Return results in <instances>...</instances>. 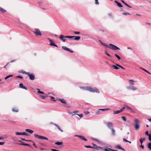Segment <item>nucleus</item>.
Listing matches in <instances>:
<instances>
[{
  "label": "nucleus",
  "mask_w": 151,
  "mask_h": 151,
  "mask_svg": "<svg viewBox=\"0 0 151 151\" xmlns=\"http://www.w3.org/2000/svg\"><path fill=\"white\" fill-rule=\"evenodd\" d=\"M80 88L84 90L92 92H96L97 93H99V90L96 87L92 88L91 87H82Z\"/></svg>",
  "instance_id": "nucleus-1"
},
{
  "label": "nucleus",
  "mask_w": 151,
  "mask_h": 151,
  "mask_svg": "<svg viewBox=\"0 0 151 151\" xmlns=\"http://www.w3.org/2000/svg\"><path fill=\"white\" fill-rule=\"evenodd\" d=\"M108 48L109 49L114 50L120 49L119 47H118L114 45L111 43L109 45Z\"/></svg>",
  "instance_id": "nucleus-2"
},
{
  "label": "nucleus",
  "mask_w": 151,
  "mask_h": 151,
  "mask_svg": "<svg viewBox=\"0 0 151 151\" xmlns=\"http://www.w3.org/2000/svg\"><path fill=\"white\" fill-rule=\"evenodd\" d=\"M135 124H134V127L137 130L139 128V124L140 121L137 119H135Z\"/></svg>",
  "instance_id": "nucleus-3"
},
{
  "label": "nucleus",
  "mask_w": 151,
  "mask_h": 151,
  "mask_svg": "<svg viewBox=\"0 0 151 151\" xmlns=\"http://www.w3.org/2000/svg\"><path fill=\"white\" fill-rule=\"evenodd\" d=\"M33 32L37 36H41L42 35L39 29L36 28L35 29Z\"/></svg>",
  "instance_id": "nucleus-4"
},
{
  "label": "nucleus",
  "mask_w": 151,
  "mask_h": 151,
  "mask_svg": "<svg viewBox=\"0 0 151 151\" xmlns=\"http://www.w3.org/2000/svg\"><path fill=\"white\" fill-rule=\"evenodd\" d=\"M34 137L36 138H38L39 139H45L46 140H48V139L45 137L42 136H40L38 135L37 134H35L34 135Z\"/></svg>",
  "instance_id": "nucleus-5"
},
{
  "label": "nucleus",
  "mask_w": 151,
  "mask_h": 151,
  "mask_svg": "<svg viewBox=\"0 0 151 151\" xmlns=\"http://www.w3.org/2000/svg\"><path fill=\"white\" fill-rule=\"evenodd\" d=\"M27 75L29 77V78L31 80H34L35 79V75L33 73L30 74L29 72L27 73Z\"/></svg>",
  "instance_id": "nucleus-6"
},
{
  "label": "nucleus",
  "mask_w": 151,
  "mask_h": 151,
  "mask_svg": "<svg viewBox=\"0 0 151 151\" xmlns=\"http://www.w3.org/2000/svg\"><path fill=\"white\" fill-rule=\"evenodd\" d=\"M18 142H20L21 143H16V144H18V145H26V146H29V147H31L30 145L29 144H28L23 143H22L23 142L21 141V140H19L18 141Z\"/></svg>",
  "instance_id": "nucleus-7"
},
{
  "label": "nucleus",
  "mask_w": 151,
  "mask_h": 151,
  "mask_svg": "<svg viewBox=\"0 0 151 151\" xmlns=\"http://www.w3.org/2000/svg\"><path fill=\"white\" fill-rule=\"evenodd\" d=\"M62 48L63 49L65 50L69 51L72 53L73 52V50H70L69 48H68L65 46L62 47Z\"/></svg>",
  "instance_id": "nucleus-8"
},
{
  "label": "nucleus",
  "mask_w": 151,
  "mask_h": 151,
  "mask_svg": "<svg viewBox=\"0 0 151 151\" xmlns=\"http://www.w3.org/2000/svg\"><path fill=\"white\" fill-rule=\"evenodd\" d=\"M92 144L94 147L93 148H94L97 150H99L102 149V147H98L96 145L94 144L93 143H92Z\"/></svg>",
  "instance_id": "nucleus-9"
},
{
  "label": "nucleus",
  "mask_w": 151,
  "mask_h": 151,
  "mask_svg": "<svg viewBox=\"0 0 151 151\" xmlns=\"http://www.w3.org/2000/svg\"><path fill=\"white\" fill-rule=\"evenodd\" d=\"M66 38L65 36H64L62 35H60L59 37V38L63 40V42H65L66 40L65 39Z\"/></svg>",
  "instance_id": "nucleus-10"
},
{
  "label": "nucleus",
  "mask_w": 151,
  "mask_h": 151,
  "mask_svg": "<svg viewBox=\"0 0 151 151\" xmlns=\"http://www.w3.org/2000/svg\"><path fill=\"white\" fill-rule=\"evenodd\" d=\"M19 86L20 88H23L26 90H27V88L26 87L23 86V84L22 83H20L19 84Z\"/></svg>",
  "instance_id": "nucleus-11"
},
{
  "label": "nucleus",
  "mask_w": 151,
  "mask_h": 151,
  "mask_svg": "<svg viewBox=\"0 0 151 151\" xmlns=\"http://www.w3.org/2000/svg\"><path fill=\"white\" fill-rule=\"evenodd\" d=\"M107 125L109 128H111L113 127L112 123L111 122H108L107 123Z\"/></svg>",
  "instance_id": "nucleus-12"
},
{
  "label": "nucleus",
  "mask_w": 151,
  "mask_h": 151,
  "mask_svg": "<svg viewBox=\"0 0 151 151\" xmlns=\"http://www.w3.org/2000/svg\"><path fill=\"white\" fill-rule=\"evenodd\" d=\"M115 147L118 149L122 150L123 151H125V150L123 148H122L120 145H117L115 146Z\"/></svg>",
  "instance_id": "nucleus-13"
},
{
  "label": "nucleus",
  "mask_w": 151,
  "mask_h": 151,
  "mask_svg": "<svg viewBox=\"0 0 151 151\" xmlns=\"http://www.w3.org/2000/svg\"><path fill=\"white\" fill-rule=\"evenodd\" d=\"M50 45L52 46H55L57 47H58V46L55 44L54 42L52 40H50Z\"/></svg>",
  "instance_id": "nucleus-14"
},
{
  "label": "nucleus",
  "mask_w": 151,
  "mask_h": 151,
  "mask_svg": "<svg viewBox=\"0 0 151 151\" xmlns=\"http://www.w3.org/2000/svg\"><path fill=\"white\" fill-rule=\"evenodd\" d=\"M75 136L78 137H79L81 139L85 141H87V139H85L83 136L77 135H76Z\"/></svg>",
  "instance_id": "nucleus-15"
},
{
  "label": "nucleus",
  "mask_w": 151,
  "mask_h": 151,
  "mask_svg": "<svg viewBox=\"0 0 151 151\" xmlns=\"http://www.w3.org/2000/svg\"><path fill=\"white\" fill-rule=\"evenodd\" d=\"M111 134L113 136H114L115 135V131L113 127H112L111 128Z\"/></svg>",
  "instance_id": "nucleus-16"
},
{
  "label": "nucleus",
  "mask_w": 151,
  "mask_h": 151,
  "mask_svg": "<svg viewBox=\"0 0 151 151\" xmlns=\"http://www.w3.org/2000/svg\"><path fill=\"white\" fill-rule=\"evenodd\" d=\"M25 131L26 132H28L30 134H32L34 132L33 130L29 129H26Z\"/></svg>",
  "instance_id": "nucleus-17"
},
{
  "label": "nucleus",
  "mask_w": 151,
  "mask_h": 151,
  "mask_svg": "<svg viewBox=\"0 0 151 151\" xmlns=\"http://www.w3.org/2000/svg\"><path fill=\"white\" fill-rule=\"evenodd\" d=\"M128 89H130L132 90H135L137 89L136 88L133 86H130L129 87H128Z\"/></svg>",
  "instance_id": "nucleus-18"
},
{
  "label": "nucleus",
  "mask_w": 151,
  "mask_h": 151,
  "mask_svg": "<svg viewBox=\"0 0 151 151\" xmlns=\"http://www.w3.org/2000/svg\"><path fill=\"white\" fill-rule=\"evenodd\" d=\"M134 81L133 80H130L129 81V84L130 85L133 86L134 85Z\"/></svg>",
  "instance_id": "nucleus-19"
},
{
  "label": "nucleus",
  "mask_w": 151,
  "mask_h": 151,
  "mask_svg": "<svg viewBox=\"0 0 151 151\" xmlns=\"http://www.w3.org/2000/svg\"><path fill=\"white\" fill-rule=\"evenodd\" d=\"M6 10L0 7V12L2 13H4L6 12Z\"/></svg>",
  "instance_id": "nucleus-20"
},
{
  "label": "nucleus",
  "mask_w": 151,
  "mask_h": 151,
  "mask_svg": "<svg viewBox=\"0 0 151 151\" xmlns=\"http://www.w3.org/2000/svg\"><path fill=\"white\" fill-rule=\"evenodd\" d=\"M114 2L116 3L117 5L119 7H122V5L121 4V3L116 1H115Z\"/></svg>",
  "instance_id": "nucleus-21"
},
{
  "label": "nucleus",
  "mask_w": 151,
  "mask_h": 151,
  "mask_svg": "<svg viewBox=\"0 0 151 151\" xmlns=\"http://www.w3.org/2000/svg\"><path fill=\"white\" fill-rule=\"evenodd\" d=\"M58 100L63 104H65L66 103L65 101L63 99H59Z\"/></svg>",
  "instance_id": "nucleus-22"
},
{
  "label": "nucleus",
  "mask_w": 151,
  "mask_h": 151,
  "mask_svg": "<svg viewBox=\"0 0 151 151\" xmlns=\"http://www.w3.org/2000/svg\"><path fill=\"white\" fill-rule=\"evenodd\" d=\"M145 140V138H141L139 139V142L141 143V145H142L143 142Z\"/></svg>",
  "instance_id": "nucleus-23"
},
{
  "label": "nucleus",
  "mask_w": 151,
  "mask_h": 151,
  "mask_svg": "<svg viewBox=\"0 0 151 151\" xmlns=\"http://www.w3.org/2000/svg\"><path fill=\"white\" fill-rule=\"evenodd\" d=\"M75 37V38L74 39V40H79L81 39V37L80 36H74L73 38Z\"/></svg>",
  "instance_id": "nucleus-24"
},
{
  "label": "nucleus",
  "mask_w": 151,
  "mask_h": 151,
  "mask_svg": "<svg viewBox=\"0 0 151 151\" xmlns=\"http://www.w3.org/2000/svg\"><path fill=\"white\" fill-rule=\"evenodd\" d=\"M121 112V111H120V110L114 111L113 112V114H119Z\"/></svg>",
  "instance_id": "nucleus-25"
},
{
  "label": "nucleus",
  "mask_w": 151,
  "mask_h": 151,
  "mask_svg": "<svg viewBox=\"0 0 151 151\" xmlns=\"http://www.w3.org/2000/svg\"><path fill=\"white\" fill-rule=\"evenodd\" d=\"M126 106V107L127 109L130 110L131 111L134 112L132 108H131L130 107H129L127 106Z\"/></svg>",
  "instance_id": "nucleus-26"
},
{
  "label": "nucleus",
  "mask_w": 151,
  "mask_h": 151,
  "mask_svg": "<svg viewBox=\"0 0 151 151\" xmlns=\"http://www.w3.org/2000/svg\"><path fill=\"white\" fill-rule=\"evenodd\" d=\"M104 150L105 151H112V149L107 147L104 149Z\"/></svg>",
  "instance_id": "nucleus-27"
},
{
  "label": "nucleus",
  "mask_w": 151,
  "mask_h": 151,
  "mask_svg": "<svg viewBox=\"0 0 151 151\" xmlns=\"http://www.w3.org/2000/svg\"><path fill=\"white\" fill-rule=\"evenodd\" d=\"M111 66V67H113L115 69L117 70L119 68L118 67V66H116V65H113Z\"/></svg>",
  "instance_id": "nucleus-28"
},
{
  "label": "nucleus",
  "mask_w": 151,
  "mask_h": 151,
  "mask_svg": "<svg viewBox=\"0 0 151 151\" xmlns=\"http://www.w3.org/2000/svg\"><path fill=\"white\" fill-rule=\"evenodd\" d=\"M63 142H57L55 143V144L58 145H60L63 144Z\"/></svg>",
  "instance_id": "nucleus-29"
},
{
  "label": "nucleus",
  "mask_w": 151,
  "mask_h": 151,
  "mask_svg": "<svg viewBox=\"0 0 151 151\" xmlns=\"http://www.w3.org/2000/svg\"><path fill=\"white\" fill-rule=\"evenodd\" d=\"M140 68L141 69H142V70H143L145 72H147L150 75H151V74L150 72H149L147 70H146L145 69H144L142 68Z\"/></svg>",
  "instance_id": "nucleus-30"
},
{
  "label": "nucleus",
  "mask_w": 151,
  "mask_h": 151,
  "mask_svg": "<svg viewBox=\"0 0 151 151\" xmlns=\"http://www.w3.org/2000/svg\"><path fill=\"white\" fill-rule=\"evenodd\" d=\"M13 76V75H8L5 77V80H6L8 78H9L10 77H12Z\"/></svg>",
  "instance_id": "nucleus-31"
},
{
  "label": "nucleus",
  "mask_w": 151,
  "mask_h": 151,
  "mask_svg": "<svg viewBox=\"0 0 151 151\" xmlns=\"http://www.w3.org/2000/svg\"><path fill=\"white\" fill-rule=\"evenodd\" d=\"M147 147L150 150H151V142L148 143L147 145Z\"/></svg>",
  "instance_id": "nucleus-32"
},
{
  "label": "nucleus",
  "mask_w": 151,
  "mask_h": 151,
  "mask_svg": "<svg viewBox=\"0 0 151 151\" xmlns=\"http://www.w3.org/2000/svg\"><path fill=\"white\" fill-rule=\"evenodd\" d=\"M15 134L17 135H22V132H16Z\"/></svg>",
  "instance_id": "nucleus-33"
},
{
  "label": "nucleus",
  "mask_w": 151,
  "mask_h": 151,
  "mask_svg": "<svg viewBox=\"0 0 151 151\" xmlns=\"http://www.w3.org/2000/svg\"><path fill=\"white\" fill-rule=\"evenodd\" d=\"M19 72L23 74H25L26 75H27V73H28V72H26L25 71H24L23 70L20 71Z\"/></svg>",
  "instance_id": "nucleus-34"
},
{
  "label": "nucleus",
  "mask_w": 151,
  "mask_h": 151,
  "mask_svg": "<svg viewBox=\"0 0 151 151\" xmlns=\"http://www.w3.org/2000/svg\"><path fill=\"white\" fill-rule=\"evenodd\" d=\"M114 55L118 58V59L119 60L121 59L120 57L117 54H114Z\"/></svg>",
  "instance_id": "nucleus-35"
},
{
  "label": "nucleus",
  "mask_w": 151,
  "mask_h": 151,
  "mask_svg": "<svg viewBox=\"0 0 151 151\" xmlns=\"http://www.w3.org/2000/svg\"><path fill=\"white\" fill-rule=\"evenodd\" d=\"M115 65H116V66H118V67H119L123 69H125L121 65H119L117 64L116 63Z\"/></svg>",
  "instance_id": "nucleus-36"
},
{
  "label": "nucleus",
  "mask_w": 151,
  "mask_h": 151,
  "mask_svg": "<svg viewBox=\"0 0 151 151\" xmlns=\"http://www.w3.org/2000/svg\"><path fill=\"white\" fill-rule=\"evenodd\" d=\"M37 90H38V92L39 93H41V94L44 93V92L42 91H40V90L39 89H37Z\"/></svg>",
  "instance_id": "nucleus-37"
},
{
  "label": "nucleus",
  "mask_w": 151,
  "mask_h": 151,
  "mask_svg": "<svg viewBox=\"0 0 151 151\" xmlns=\"http://www.w3.org/2000/svg\"><path fill=\"white\" fill-rule=\"evenodd\" d=\"M84 147H85L87 148H93V147L90 146H87V145H84Z\"/></svg>",
  "instance_id": "nucleus-38"
},
{
  "label": "nucleus",
  "mask_w": 151,
  "mask_h": 151,
  "mask_svg": "<svg viewBox=\"0 0 151 151\" xmlns=\"http://www.w3.org/2000/svg\"><path fill=\"white\" fill-rule=\"evenodd\" d=\"M122 14L125 15H130V14L128 12H125V13H122Z\"/></svg>",
  "instance_id": "nucleus-39"
},
{
  "label": "nucleus",
  "mask_w": 151,
  "mask_h": 151,
  "mask_svg": "<svg viewBox=\"0 0 151 151\" xmlns=\"http://www.w3.org/2000/svg\"><path fill=\"white\" fill-rule=\"evenodd\" d=\"M110 109H99V110L104 111L108 110Z\"/></svg>",
  "instance_id": "nucleus-40"
},
{
  "label": "nucleus",
  "mask_w": 151,
  "mask_h": 151,
  "mask_svg": "<svg viewBox=\"0 0 151 151\" xmlns=\"http://www.w3.org/2000/svg\"><path fill=\"white\" fill-rule=\"evenodd\" d=\"M122 118L124 121H126V119L125 116H122Z\"/></svg>",
  "instance_id": "nucleus-41"
},
{
  "label": "nucleus",
  "mask_w": 151,
  "mask_h": 151,
  "mask_svg": "<svg viewBox=\"0 0 151 151\" xmlns=\"http://www.w3.org/2000/svg\"><path fill=\"white\" fill-rule=\"evenodd\" d=\"M103 45L105 46V47H108H108L109 46V45H106V44L105 43H103V44H102Z\"/></svg>",
  "instance_id": "nucleus-42"
},
{
  "label": "nucleus",
  "mask_w": 151,
  "mask_h": 151,
  "mask_svg": "<svg viewBox=\"0 0 151 151\" xmlns=\"http://www.w3.org/2000/svg\"><path fill=\"white\" fill-rule=\"evenodd\" d=\"M74 36H66L65 37L67 38H73Z\"/></svg>",
  "instance_id": "nucleus-43"
},
{
  "label": "nucleus",
  "mask_w": 151,
  "mask_h": 151,
  "mask_svg": "<svg viewBox=\"0 0 151 151\" xmlns=\"http://www.w3.org/2000/svg\"><path fill=\"white\" fill-rule=\"evenodd\" d=\"M16 78H20L21 79H22L23 78V77L21 76H17L16 77Z\"/></svg>",
  "instance_id": "nucleus-44"
},
{
  "label": "nucleus",
  "mask_w": 151,
  "mask_h": 151,
  "mask_svg": "<svg viewBox=\"0 0 151 151\" xmlns=\"http://www.w3.org/2000/svg\"><path fill=\"white\" fill-rule=\"evenodd\" d=\"M149 139L150 141H151V134H149L148 135Z\"/></svg>",
  "instance_id": "nucleus-45"
},
{
  "label": "nucleus",
  "mask_w": 151,
  "mask_h": 151,
  "mask_svg": "<svg viewBox=\"0 0 151 151\" xmlns=\"http://www.w3.org/2000/svg\"><path fill=\"white\" fill-rule=\"evenodd\" d=\"M28 133L25 132H22V135H28Z\"/></svg>",
  "instance_id": "nucleus-46"
},
{
  "label": "nucleus",
  "mask_w": 151,
  "mask_h": 151,
  "mask_svg": "<svg viewBox=\"0 0 151 151\" xmlns=\"http://www.w3.org/2000/svg\"><path fill=\"white\" fill-rule=\"evenodd\" d=\"M76 114L78 115L81 118L83 116V115L82 114Z\"/></svg>",
  "instance_id": "nucleus-47"
},
{
  "label": "nucleus",
  "mask_w": 151,
  "mask_h": 151,
  "mask_svg": "<svg viewBox=\"0 0 151 151\" xmlns=\"http://www.w3.org/2000/svg\"><path fill=\"white\" fill-rule=\"evenodd\" d=\"M126 108V106L125 107H123L122 109H121L120 110V111H121V112H122L125 108Z\"/></svg>",
  "instance_id": "nucleus-48"
},
{
  "label": "nucleus",
  "mask_w": 151,
  "mask_h": 151,
  "mask_svg": "<svg viewBox=\"0 0 151 151\" xmlns=\"http://www.w3.org/2000/svg\"><path fill=\"white\" fill-rule=\"evenodd\" d=\"M100 110H99V109L96 112V115L99 114L100 112Z\"/></svg>",
  "instance_id": "nucleus-49"
},
{
  "label": "nucleus",
  "mask_w": 151,
  "mask_h": 151,
  "mask_svg": "<svg viewBox=\"0 0 151 151\" xmlns=\"http://www.w3.org/2000/svg\"><path fill=\"white\" fill-rule=\"evenodd\" d=\"M76 112H78V111H76L73 112V113H72V116H73V115H74L75 114H76Z\"/></svg>",
  "instance_id": "nucleus-50"
},
{
  "label": "nucleus",
  "mask_w": 151,
  "mask_h": 151,
  "mask_svg": "<svg viewBox=\"0 0 151 151\" xmlns=\"http://www.w3.org/2000/svg\"><path fill=\"white\" fill-rule=\"evenodd\" d=\"M12 139L14 141H16V138L15 137H12Z\"/></svg>",
  "instance_id": "nucleus-51"
},
{
  "label": "nucleus",
  "mask_w": 151,
  "mask_h": 151,
  "mask_svg": "<svg viewBox=\"0 0 151 151\" xmlns=\"http://www.w3.org/2000/svg\"><path fill=\"white\" fill-rule=\"evenodd\" d=\"M145 24L147 25H151V23H150L148 22H146L145 23Z\"/></svg>",
  "instance_id": "nucleus-52"
},
{
  "label": "nucleus",
  "mask_w": 151,
  "mask_h": 151,
  "mask_svg": "<svg viewBox=\"0 0 151 151\" xmlns=\"http://www.w3.org/2000/svg\"><path fill=\"white\" fill-rule=\"evenodd\" d=\"M74 33L76 35H79L80 34V32H74Z\"/></svg>",
  "instance_id": "nucleus-53"
},
{
  "label": "nucleus",
  "mask_w": 151,
  "mask_h": 151,
  "mask_svg": "<svg viewBox=\"0 0 151 151\" xmlns=\"http://www.w3.org/2000/svg\"><path fill=\"white\" fill-rule=\"evenodd\" d=\"M84 113L86 114H87L89 113V112L88 111H85L84 112Z\"/></svg>",
  "instance_id": "nucleus-54"
},
{
  "label": "nucleus",
  "mask_w": 151,
  "mask_h": 151,
  "mask_svg": "<svg viewBox=\"0 0 151 151\" xmlns=\"http://www.w3.org/2000/svg\"><path fill=\"white\" fill-rule=\"evenodd\" d=\"M145 134L147 135H148L149 134H148V131H146L145 132Z\"/></svg>",
  "instance_id": "nucleus-55"
},
{
  "label": "nucleus",
  "mask_w": 151,
  "mask_h": 151,
  "mask_svg": "<svg viewBox=\"0 0 151 151\" xmlns=\"http://www.w3.org/2000/svg\"><path fill=\"white\" fill-rule=\"evenodd\" d=\"M95 4H99V3L98 2V0H95Z\"/></svg>",
  "instance_id": "nucleus-56"
},
{
  "label": "nucleus",
  "mask_w": 151,
  "mask_h": 151,
  "mask_svg": "<svg viewBox=\"0 0 151 151\" xmlns=\"http://www.w3.org/2000/svg\"><path fill=\"white\" fill-rule=\"evenodd\" d=\"M125 5L126 6H127L129 8H132V7L130 6L129 5H128L127 4H125Z\"/></svg>",
  "instance_id": "nucleus-57"
},
{
  "label": "nucleus",
  "mask_w": 151,
  "mask_h": 151,
  "mask_svg": "<svg viewBox=\"0 0 151 151\" xmlns=\"http://www.w3.org/2000/svg\"><path fill=\"white\" fill-rule=\"evenodd\" d=\"M41 96L42 98L43 99H45V98H46V97L45 96Z\"/></svg>",
  "instance_id": "nucleus-58"
},
{
  "label": "nucleus",
  "mask_w": 151,
  "mask_h": 151,
  "mask_svg": "<svg viewBox=\"0 0 151 151\" xmlns=\"http://www.w3.org/2000/svg\"><path fill=\"white\" fill-rule=\"evenodd\" d=\"M123 140L124 142H128V141L127 140H126V139H125L124 138H123Z\"/></svg>",
  "instance_id": "nucleus-59"
},
{
  "label": "nucleus",
  "mask_w": 151,
  "mask_h": 151,
  "mask_svg": "<svg viewBox=\"0 0 151 151\" xmlns=\"http://www.w3.org/2000/svg\"><path fill=\"white\" fill-rule=\"evenodd\" d=\"M106 54L107 56H109V57H111H111H112L109 54H108L107 52V53H106Z\"/></svg>",
  "instance_id": "nucleus-60"
},
{
  "label": "nucleus",
  "mask_w": 151,
  "mask_h": 151,
  "mask_svg": "<svg viewBox=\"0 0 151 151\" xmlns=\"http://www.w3.org/2000/svg\"><path fill=\"white\" fill-rule=\"evenodd\" d=\"M140 147L141 148H142V149H143L144 148V146H143V145H142H142H140Z\"/></svg>",
  "instance_id": "nucleus-61"
},
{
  "label": "nucleus",
  "mask_w": 151,
  "mask_h": 151,
  "mask_svg": "<svg viewBox=\"0 0 151 151\" xmlns=\"http://www.w3.org/2000/svg\"><path fill=\"white\" fill-rule=\"evenodd\" d=\"M51 150L52 151H59L58 150H56L55 149H51Z\"/></svg>",
  "instance_id": "nucleus-62"
},
{
  "label": "nucleus",
  "mask_w": 151,
  "mask_h": 151,
  "mask_svg": "<svg viewBox=\"0 0 151 151\" xmlns=\"http://www.w3.org/2000/svg\"><path fill=\"white\" fill-rule=\"evenodd\" d=\"M4 142H0V145H3L4 144Z\"/></svg>",
  "instance_id": "nucleus-63"
},
{
  "label": "nucleus",
  "mask_w": 151,
  "mask_h": 151,
  "mask_svg": "<svg viewBox=\"0 0 151 151\" xmlns=\"http://www.w3.org/2000/svg\"><path fill=\"white\" fill-rule=\"evenodd\" d=\"M33 146L35 147L36 148H37V147L36 146V145L33 142Z\"/></svg>",
  "instance_id": "nucleus-64"
}]
</instances>
